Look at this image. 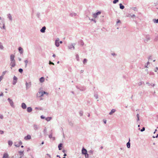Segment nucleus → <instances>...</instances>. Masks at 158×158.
I'll list each match as a JSON object with an SVG mask.
<instances>
[{"label": "nucleus", "instance_id": "f257e3e1", "mask_svg": "<svg viewBox=\"0 0 158 158\" xmlns=\"http://www.w3.org/2000/svg\"><path fill=\"white\" fill-rule=\"evenodd\" d=\"M44 94H46L47 95H48V93L45 92H38L37 94V96L38 97H40L43 96Z\"/></svg>", "mask_w": 158, "mask_h": 158}, {"label": "nucleus", "instance_id": "f03ea898", "mask_svg": "<svg viewBox=\"0 0 158 158\" xmlns=\"http://www.w3.org/2000/svg\"><path fill=\"white\" fill-rule=\"evenodd\" d=\"M87 152V151L86 150L83 148L82 150V153L83 154L85 155V157L86 158H88L89 156V155Z\"/></svg>", "mask_w": 158, "mask_h": 158}, {"label": "nucleus", "instance_id": "7ed1b4c3", "mask_svg": "<svg viewBox=\"0 0 158 158\" xmlns=\"http://www.w3.org/2000/svg\"><path fill=\"white\" fill-rule=\"evenodd\" d=\"M17 78L15 76H14L13 77V85H15L17 82Z\"/></svg>", "mask_w": 158, "mask_h": 158}, {"label": "nucleus", "instance_id": "20e7f679", "mask_svg": "<svg viewBox=\"0 0 158 158\" xmlns=\"http://www.w3.org/2000/svg\"><path fill=\"white\" fill-rule=\"evenodd\" d=\"M10 65L12 67H15V60L11 61Z\"/></svg>", "mask_w": 158, "mask_h": 158}, {"label": "nucleus", "instance_id": "39448f33", "mask_svg": "<svg viewBox=\"0 0 158 158\" xmlns=\"http://www.w3.org/2000/svg\"><path fill=\"white\" fill-rule=\"evenodd\" d=\"M31 136L29 135H28L27 136H25L24 137V139L25 140H27L28 139H31Z\"/></svg>", "mask_w": 158, "mask_h": 158}, {"label": "nucleus", "instance_id": "423d86ee", "mask_svg": "<svg viewBox=\"0 0 158 158\" xmlns=\"http://www.w3.org/2000/svg\"><path fill=\"white\" fill-rule=\"evenodd\" d=\"M101 13V12L100 11L98 12L96 14H94L93 15H94V18H96L97 17V15H100Z\"/></svg>", "mask_w": 158, "mask_h": 158}, {"label": "nucleus", "instance_id": "0eeeda50", "mask_svg": "<svg viewBox=\"0 0 158 158\" xmlns=\"http://www.w3.org/2000/svg\"><path fill=\"white\" fill-rule=\"evenodd\" d=\"M8 101H9V103H10L11 106H13L14 103H13V102L12 101V100L11 99H10V98H8Z\"/></svg>", "mask_w": 158, "mask_h": 158}, {"label": "nucleus", "instance_id": "6e6552de", "mask_svg": "<svg viewBox=\"0 0 158 158\" xmlns=\"http://www.w3.org/2000/svg\"><path fill=\"white\" fill-rule=\"evenodd\" d=\"M55 44L56 45L57 47L59 46V40H56L55 42Z\"/></svg>", "mask_w": 158, "mask_h": 158}, {"label": "nucleus", "instance_id": "1a4fd4ad", "mask_svg": "<svg viewBox=\"0 0 158 158\" xmlns=\"http://www.w3.org/2000/svg\"><path fill=\"white\" fill-rule=\"evenodd\" d=\"M22 107L23 109H25L27 107L26 104L24 103H23L22 104Z\"/></svg>", "mask_w": 158, "mask_h": 158}, {"label": "nucleus", "instance_id": "9d476101", "mask_svg": "<svg viewBox=\"0 0 158 158\" xmlns=\"http://www.w3.org/2000/svg\"><path fill=\"white\" fill-rule=\"evenodd\" d=\"M15 56L14 55L12 54L10 56V59L11 61L15 60H14Z\"/></svg>", "mask_w": 158, "mask_h": 158}, {"label": "nucleus", "instance_id": "9b49d317", "mask_svg": "<svg viewBox=\"0 0 158 158\" xmlns=\"http://www.w3.org/2000/svg\"><path fill=\"white\" fill-rule=\"evenodd\" d=\"M9 155L6 153H4L2 158H8Z\"/></svg>", "mask_w": 158, "mask_h": 158}, {"label": "nucleus", "instance_id": "f8f14e48", "mask_svg": "<svg viewBox=\"0 0 158 158\" xmlns=\"http://www.w3.org/2000/svg\"><path fill=\"white\" fill-rule=\"evenodd\" d=\"M45 29H46V27H44L40 30V31L41 32L44 33L45 31Z\"/></svg>", "mask_w": 158, "mask_h": 158}, {"label": "nucleus", "instance_id": "ddd939ff", "mask_svg": "<svg viewBox=\"0 0 158 158\" xmlns=\"http://www.w3.org/2000/svg\"><path fill=\"white\" fill-rule=\"evenodd\" d=\"M19 50L20 53H23V49L21 47H19Z\"/></svg>", "mask_w": 158, "mask_h": 158}, {"label": "nucleus", "instance_id": "4468645a", "mask_svg": "<svg viewBox=\"0 0 158 158\" xmlns=\"http://www.w3.org/2000/svg\"><path fill=\"white\" fill-rule=\"evenodd\" d=\"M27 110L28 112H30L32 111V109L31 107H28L27 108Z\"/></svg>", "mask_w": 158, "mask_h": 158}, {"label": "nucleus", "instance_id": "2eb2a0df", "mask_svg": "<svg viewBox=\"0 0 158 158\" xmlns=\"http://www.w3.org/2000/svg\"><path fill=\"white\" fill-rule=\"evenodd\" d=\"M40 81L41 82H43L44 81V77H42L40 78Z\"/></svg>", "mask_w": 158, "mask_h": 158}, {"label": "nucleus", "instance_id": "dca6fc26", "mask_svg": "<svg viewBox=\"0 0 158 158\" xmlns=\"http://www.w3.org/2000/svg\"><path fill=\"white\" fill-rule=\"evenodd\" d=\"M115 109H113L111 110V112L109 113V114L110 115H111L113 114V113L115 112Z\"/></svg>", "mask_w": 158, "mask_h": 158}, {"label": "nucleus", "instance_id": "f3484780", "mask_svg": "<svg viewBox=\"0 0 158 158\" xmlns=\"http://www.w3.org/2000/svg\"><path fill=\"white\" fill-rule=\"evenodd\" d=\"M119 5H120V9H123L124 8V6L122 5V4L120 3L119 4Z\"/></svg>", "mask_w": 158, "mask_h": 158}, {"label": "nucleus", "instance_id": "a211bd4d", "mask_svg": "<svg viewBox=\"0 0 158 158\" xmlns=\"http://www.w3.org/2000/svg\"><path fill=\"white\" fill-rule=\"evenodd\" d=\"M52 118L51 117H47L45 118L46 120L47 121H49Z\"/></svg>", "mask_w": 158, "mask_h": 158}, {"label": "nucleus", "instance_id": "6ab92c4d", "mask_svg": "<svg viewBox=\"0 0 158 158\" xmlns=\"http://www.w3.org/2000/svg\"><path fill=\"white\" fill-rule=\"evenodd\" d=\"M130 141V139H129V141ZM127 146L128 148H130V143L129 142H128L127 143Z\"/></svg>", "mask_w": 158, "mask_h": 158}, {"label": "nucleus", "instance_id": "aec40b11", "mask_svg": "<svg viewBox=\"0 0 158 158\" xmlns=\"http://www.w3.org/2000/svg\"><path fill=\"white\" fill-rule=\"evenodd\" d=\"M8 143L9 145L10 146H11L12 144L13 143L11 141H9L8 142Z\"/></svg>", "mask_w": 158, "mask_h": 158}, {"label": "nucleus", "instance_id": "412c9836", "mask_svg": "<svg viewBox=\"0 0 158 158\" xmlns=\"http://www.w3.org/2000/svg\"><path fill=\"white\" fill-rule=\"evenodd\" d=\"M62 144L60 143L58 145V148L59 150H60L61 149V148L62 147Z\"/></svg>", "mask_w": 158, "mask_h": 158}, {"label": "nucleus", "instance_id": "4be33fe9", "mask_svg": "<svg viewBox=\"0 0 158 158\" xmlns=\"http://www.w3.org/2000/svg\"><path fill=\"white\" fill-rule=\"evenodd\" d=\"M0 48L1 49H2L3 48V47L2 45V44L1 43H0Z\"/></svg>", "mask_w": 158, "mask_h": 158}, {"label": "nucleus", "instance_id": "5701e85b", "mask_svg": "<svg viewBox=\"0 0 158 158\" xmlns=\"http://www.w3.org/2000/svg\"><path fill=\"white\" fill-rule=\"evenodd\" d=\"M118 2V0H114L113 1V3L114 4L116 3L117 2Z\"/></svg>", "mask_w": 158, "mask_h": 158}, {"label": "nucleus", "instance_id": "b1692460", "mask_svg": "<svg viewBox=\"0 0 158 158\" xmlns=\"http://www.w3.org/2000/svg\"><path fill=\"white\" fill-rule=\"evenodd\" d=\"M137 121H138L139 120V115L138 114H137Z\"/></svg>", "mask_w": 158, "mask_h": 158}, {"label": "nucleus", "instance_id": "393cba45", "mask_svg": "<svg viewBox=\"0 0 158 158\" xmlns=\"http://www.w3.org/2000/svg\"><path fill=\"white\" fill-rule=\"evenodd\" d=\"M87 62V60L85 59H84V60H83V63L84 64H85V63H86Z\"/></svg>", "mask_w": 158, "mask_h": 158}, {"label": "nucleus", "instance_id": "a878e982", "mask_svg": "<svg viewBox=\"0 0 158 158\" xmlns=\"http://www.w3.org/2000/svg\"><path fill=\"white\" fill-rule=\"evenodd\" d=\"M25 66L26 67L27 66V64L28 63V61L27 60H26L25 61Z\"/></svg>", "mask_w": 158, "mask_h": 158}, {"label": "nucleus", "instance_id": "bb28decb", "mask_svg": "<svg viewBox=\"0 0 158 158\" xmlns=\"http://www.w3.org/2000/svg\"><path fill=\"white\" fill-rule=\"evenodd\" d=\"M6 71L3 72L2 73V76H2V77H3L4 76V75L6 74Z\"/></svg>", "mask_w": 158, "mask_h": 158}, {"label": "nucleus", "instance_id": "cd10ccee", "mask_svg": "<svg viewBox=\"0 0 158 158\" xmlns=\"http://www.w3.org/2000/svg\"><path fill=\"white\" fill-rule=\"evenodd\" d=\"M23 71V70L22 69H19V72L20 73H22Z\"/></svg>", "mask_w": 158, "mask_h": 158}, {"label": "nucleus", "instance_id": "c85d7f7f", "mask_svg": "<svg viewBox=\"0 0 158 158\" xmlns=\"http://www.w3.org/2000/svg\"><path fill=\"white\" fill-rule=\"evenodd\" d=\"M154 22L155 23H158V19H157V20L154 19Z\"/></svg>", "mask_w": 158, "mask_h": 158}, {"label": "nucleus", "instance_id": "c756f323", "mask_svg": "<svg viewBox=\"0 0 158 158\" xmlns=\"http://www.w3.org/2000/svg\"><path fill=\"white\" fill-rule=\"evenodd\" d=\"M23 151H20L19 152V153L20 155H22V154H23Z\"/></svg>", "mask_w": 158, "mask_h": 158}, {"label": "nucleus", "instance_id": "7c9ffc66", "mask_svg": "<svg viewBox=\"0 0 158 158\" xmlns=\"http://www.w3.org/2000/svg\"><path fill=\"white\" fill-rule=\"evenodd\" d=\"M145 128L144 127L142 128L141 129V131H143L145 130Z\"/></svg>", "mask_w": 158, "mask_h": 158}, {"label": "nucleus", "instance_id": "2f4dec72", "mask_svg": "<svg viewBox=\"0 0 158 158\" xmlns=\"http://www.w3.org/2000/svg\"><path fill=\"white\" fill-rule=\"evenodd\" d=\"M3 78V77H2V76H1L0 77V82L2 79Z\"/></svg>", "mask_w": 158, "mask_h": 158}, {"label": "nucleus", "instance_id": "473e14b6", "mask_svg": "<svg viewBox=\"0 0 158 158\" xmlns=\"http://www.w3.org/2000/svg\"><path fill=\"white\" fill-rule=\"evenodd\" d=\"M49 64H52L53 65H54V63L53 62H51V61H49Z\"/></svg>", "mask_w": 158, "mask_h": 158}, {"label": "nucleus", "instance_id": "72a5a7b5", "mask_svg": "<svg viewBox=\"0 0 158 158\" xmlns=\"http://www.w3.org/2000/svg\"><path fill=\"white\" fill-rule=\"evenodd\" d=\"M41 118L42 119H44L45 118V117L44 116L42 115L41 116Z\"/></svg>", "mask_w": 158, "mask_h": 158}, {"label": "nucleus", "instance_id": "f704fd0d", "mask_svg": "<svg viewBox=\"0 0 158 158\" xmlns=\"http://www.w3.org/2000/svg\"><path fill=\"white\" fill-rule=\"evenodd\" d=\"M3 131H0V134H3Z\"/></svg>", "mask_w": 158, "mask_h": 158}, {"label": "nucleus", "instance_id": "c9c22d12", "mask_svg": "<svg viewBox=\"0 0 158 158\" xmlns=\"http://www.w3.org/2000/svg\"><path fill=\"white\" fill-rule=\"evenodd\" d=\"M3 118V116L2 115H0V118H1V119H2Z\"/></svg>", "mask_w": 158, "mask_h": 158}, {"label": "nucleus", "instance_id": "e433bc0d", "mask_svg": "<svg viewBox=\"0 0 158 158\" xmlns=\"http://www.w3.org/2000/svg\"><path fill=\"white\" fill-rule=\"evenodd\" d=\"M104 123L106 124V120H104Z\"/></svg>", "mask_w": 158, "mask_h": 158}, {"label": "nucleus", "instance_id": "4c0bfd02", "mask_svg": "<svg viewBox=\"0 0 158 158\" xmlns=\"http://www.w3.org/2000/svg\"><path fill=\"white\" fill-rule=\"evenodd\" d=\"M47 155H48L50 158H51V156L49 154H47Z\"/></svg>", "mask_w": 158, "mask_h": 158}, {"label": "nucleus", "instance_id": "58836bf2", "mask_svg": "<svg viewBox=\"0 0 158 158\" xmlns=\"http://www.w3.org/2000/svg\"><path fill=\"white\" fill-rule=\"evenodd\" d=\"M120 21L119 20H118V21H117V23H120Z\"/></svg>", "mask_w": 158, "mask_h": 158}, {"label": "nucleus", "instance_id": "ea45409f", "mask_svg": "<svg viewBox=\"0 0 158 158\" xmlns=\"http://www.w3.org/2000/svg\"><path fill=\"white\" fill-rule=\"evenodd\" d=\"M28 85V84L27 83H26V87H27V88H28V85Z\"/></svg>", "mask_w": 158, "mask_h": 158}, {"label": "nucleus", "instance_id": "a19ab883", "mask_svg": "<svg viewBox=\"0 0 158 158\" xmlns=\"http://www.w3.org/2000/svg\"><path fill=\"white\" fill-rule=\"evenodd\" d=\"M156 70H155V72H156V71H157V70H158V68L156 67Z\"/></svg>", "mask_w": 158, "mask_h": 158}, {"label": "nucleus", "instance_id": "79ce46f5", "mask_svg": "<svg viewBox=\"0 0 158 158\" xmlns=\"http://www.w3.org/2000/svg\"><path fill=\"white\" fill-rule=\"evenodd\" d=\"M66 155H66V154H65V153H64V156H66Z\"/></svg>", "mask_w": 158, "mask_h": 158}, {"label": "nucleus", "instance_id": "37998d69", "mask_svg": "<svg viewBox=\"0 0 158 158\" xmlns=\"http://www.w3.org/2000/svg\"><path fill=\"white\" fill-rule=\"evenodd\" d=\"M3 28L4 29H5V26L4 25H3Z\"/></svg>", "mask_w": 158, "mask_h": 158}, {"label": "nucleus", "instance_id": "c03bdc74", "mask_svg": "<svg viewBox=\"0 0 158 158\" xmlns=\"http://www.w3.org/2000/svg\"><path fill=\"white\" fill-rule=\"evenodd\" d=\"M52 56L53 57H55L56 56L55 54H53V55Z\"/></svg>", "mask_w": 158, "mask_h": 158}, {"label": "nucleus", "instance_id": "a18cd8bd", "mask_svg": "<svg viewBox=\"0 0 158 158\" xmlns=\"http://www.w3.org/2000/svg\"><path fill=\"white\" fill-rule=\"evenodd\" d=\"M44 143V142H43H43H42V143H41V144H43Z\"/></svg>", "mask_w": 158, "mask_h": 158}, {"label": "nucleus", "instance_id": "49530a36", "mask_svg": "<svg viewBox=\"0 0 158 158\" xmlns=\"http://www.w3.org/2000/svg\"><path fill=\"white\" fill-rule=\"evenodd\" d=\"M60 44H62V41H60Z\"/></svg>", "mask_w": 158, "mask_h": 158}, {"label": "nucleus", "instance_id": "de8ad7c7", "mask_svg": "<svg viewBox=\"0 0 158 158\" xmlns=\"http://www.w3.org/2000/svg\"><path fill=\"white\" fill-rule=\"evenodd\" d=\"M156 130H155V131L154 132V133H155L156 132Z\"/></svg>", "mask_w": 158, "mask_h": 158}, {"label": "nucleus", "instance_id": "09e8293b", "mask_svg": "<svg viewBox=\"0 0 158 158\" xmlns=\"http://www.w3.org/2000/svg\"><path fill=\"white\" fill-rule=\"evenodd\" d=\"M158 136V134L156 136V137L157 138Z\"/></svg>", "mask_w": 158, "mask_h": 158}, {"label": "nucleus", "instance_id": "8fccbe9b", "mask_svg": "<svg viewBox=\"0 0 158 158\" xmlns=\"http://www.w3.org/2000/svg\"><path fill=\"white\" fill-rule=\"evenodd\" d=\"M21 148H23V146H21Z\"/></svg>", "mask_w": 158, "mask_h": 158}, {"label": "nucleus", "instance_id": "3c124183", "mask_svg": "<svg viewBox=\"0 0 158 158\" xmlns=\"http://www.w3.org/2000/svg\"><path fill=\"white\" fill-rule=\"evenodd\" d=\"M76 56L78 58V55L77 56Z\"/></svg>", "mask_w": 158, "mask_h": 158}, {"label": "nucleus", "instance_id": "603ef678", "mask_svg": "<svg viewBox=\"0 0 158 158\" xmlns=\"http://www.w3.org/2000/svg\"><path fill=\"white\" fill-rule=\"evenodd\" d=\"M84 44V43H82V45H83Z\"/></svg>", "mask_w": 158, "mask_h": 158}, {"label": "nucleus", "instance_id": "864d4df0", "mask_svg": "<svg viewBox=\"0 0 158 158\" xmlns=\"http://www.w3.org/2000/svg\"><path fill=\"white\" fill-rule=\"evenodd\" d=\"M59 63V61H58V62H57V63Z\"/></svg>", "mask_w": 158, "mask_h": 158}, {"label": "nucleus", "instance_id": "5fc2aeb1", "mask_svg": "<svg viewBox=\"0 0 158 158\" xmlns=\"http://www.w3.org/2000/svg\"><path fill=\"white\" fill-rule=\"evenodd\" d=\"M63 152H64V151H63Z\"/></svg>", "mask_w": 158, "mask_h": 158}, {"label": "nucleus", "instance_id": "6e6d98bb", "mask_svg": "<svg viewBox=\"0 0 158 158\" xmlns=\"http://www.w3.org/2000/svg\"><path fill=\"white\" fill-rule=\"evenodd\" d=\"M63 158H65V157H64Z\"/></svg>", "mask_w": 158, "mask_h": 158}]
</instances>
